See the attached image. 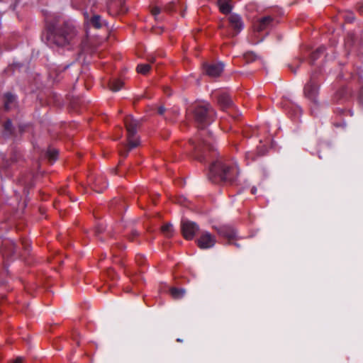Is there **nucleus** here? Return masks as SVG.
Listing matches in <instances>:
<instances>
[{
	"label": "nucleus",
	"mask_w": 363,
	"mask_h": 363,
	"mask_svg": "<svg viewBox=\"0 0 363 363\" xmlns=\"http://www.w3.org/2000/svg\"><path fill=\"white\" fill-rule=\"evenodd\" d=\"M181 229L184 238L186 240H192L195 234L199 231V225L191 220H182Z\"/></svg>",
	"instance_id": "nucleus-5"
},
{
	"label": "nucleus",
	"mask_w": 363,
	"mask_h": 363,
	"mask_svg": "<svg viewBox=\"0 0 363 363\" xmlns=\"http://www.w3.org/2000/svg\"><path fill=\"white\" fill-rule=\"evenodd\" d=\"M239 172L240 170L236 164L230 165L221 160H218L211 165L208 177L215 182L218 179L232 182L237 178Z\"/></svg>",
	"instance_id": "nucleus-1"
},
{
	"label": "nucleus",
	"mask_w": 363,
	"mask_h": 363,
	"mask_svg": "<svg viewBox=\"0 0 363 363\" xmlns=\"http://www.w3.org/2000/svg\"><path fill=\"white\" fill-rule=\"evenodd\" d=\"M198 245L201 249L213 247L216 244V238L208 232H204L197 240Z\"/></svg>",
	"instance_id": "nucleus-7"
},
{
	"label": "nucleus",
	"mask_w": 363,
	"mask_h": 363,
	"mask_svg": "<svg viewBox=\"0 0 363 363\" xmlns=\"http://www.w3.org/2000/svg\"><path fill=\"white\" fill-rule=\"evenodd\" d=\"M252 194H255L257 192V188L253 186L251 189Z\"/></svg>",
	"instance_id": "nucleus-31"
},
{
	"label": "nucleus",
	"mask_w": 363,
	"mask_h": 363,
	"mask_svg": "<svg viewBox=\"0 0 363 363\" xmlns=\"http://www.w3.org/2000/svg\"><path fill=\"white\" fill-rule=\"evenodd\" d=\"M160 11L161 10L158 6H155L152 9L151 12L153 16H157L160 13Z\"/></svg>",
	"instance_id": "nucleus-25"
},
{
	"label": "nucleus",
	"mask_w": 363,
	"mask_h": 363,
	"mask_svg": "<svg viewBox=\"0 0 363 363\" xmlns=\"http://www.w3.org/2000/svg\"><path fill=\"white\" fill-rule=\"evenodd\" d=\"M185 290L184 289H178L172 287L170 289V294L175 299H179L184 296Z\"/></svg>",
	"instance_id": "nucleus-15"
},
{
	"label": "nucleus",
	"mask_w": 363,
	"mask_h": 363,
	"mask_svg": "<svg viewBox=\"0 0 363 363\" xmlns=\"http://www.w3.org/2000/svg\"><path fill=\"white\" fill-rule=\"evenodd\" d=\"M224 65L222 62L216 64H209L205 66L206 74L211 77H218L223 71Z\"/></svg>",
	"instance_id": "nucleus-10"
},
{
	"label": "nucleus",
	"mask_w": 363,
	"mask_h": 363,
	"mask_svg": "<svg viewBox=\"0 0 363 363\" xmlns=\"http://www.w3.org/2000/svg\"><path fill=\"white\" fill-rule=\"evenodd\" d=\"M165 111V108L164 106H160L159 108H158V113L160 115H163Z\"/></svg>",
	"instance_id": "nucleus-28"
},
{
	"label": "nucleus",
	"mask_w": 363,
	"mask_h": 363,
	"mask_svg": "<svg viewBox=\"0 0 363 363\" xmlns=\"http://www.w3.org/2000/svg\"><path fill=\"white\" fill-rule=\"evenodd\" d=\"M304 95L311 101L316 103L318 94V85L311 79L304 86Z\"/></svg>",
	"instance_id": "nucleus-6"
},
{
	"label": "nucleus",
	"mask_w": 363,
	"mask_h": 363,
	"mask_svg": "<svg viewBox=\"0 0 363 363\" xmlns=\"http://www.w3.org/2000/svg\"><path fill=\"white\" fill-rule=\"evenodd\" d=\"M58 152L55 149H50L47 152V155L50 160L55 161L57 159Z\"/></svg>",
	"instance_id": "nucleus-20"
},
{
	"label": "nucleus",
	"mask_w": 363,
	"mask_h": 363,
	"mask_svg": "<svg viewBox=\"0 0 363 363\" xmlns=\"http://www.w3.org/2000/svg\"><path fill=\"white\" fill-rule=\"evenodd\" d=\"M89 16V14L86 13V18H87Z\"/></svg>",
	"instance_id": "nucleus-36"
},
{
	"label": "nucleus",
	"mask_w": 363,
	"mask_h": 363,
	"mask_svg": "<svg viewBox=\"0 0 363 363\" xmlns=\"http://www.w3.org/2000/svg\"><path fill=\"white\" fill-rule=\"evenodd\" d=\"M11 121L10 120H8L4 124L5 130L10 133L11 132Z\"/></svg>",
	"instance_id": "nucleus-23"
},
{
	"label": "nucleus",
	"mask_w": 363,
	"mask_h": 363,
	"mask_svg": "<svg viewBox=\"0 0 363 363\" xmlns=\"http://www.w3.org/2000/svg\"><path fill=\"white\" fill-rule=\"evenodd\" d=\"M23 357H18L13 361L11 362L10 363H23Z\"/></svg>",
	"instance_id": "nucleus-26"
},
{
	"label": "nucleus",
	"mask_w": 363,
	"mask_h": 363,
	"mask_svg": "<svg viewBox=\"0 0 363 363\" xmlns=\"http://www.w3.org/2000/svg\"><path fill=\"white\" fill-rule=\"evenodd\" d=\"M246 158L248 159V160H254L255 159L254 155L251 152H247L246 153Z\"/></svg>",
	"instance_id": "nucleus-27"
},
{
	"label": "nucleus",
	"mask_w": 363,
	"mask_h": 363,
	"mask_svg": "<svg viewBox=\"0 0 363 363\" xmlns=\"http://www.w3.org/2000/svg\"><path fill=\"white\" fill-rule=\"evenodd\" d=\"M123 85V82L119 79H113L109 84L110 89L113 91H119L122 88Z\"/></svg>",
	"instance_id": "nucleus-16"
},
{
	"label": "nucleus",
	"mask_w": 363,
	"mask_h": 363,
	"mask_svg": "<svg viewBox=\"0 0 363 363\" xmlns=\"http://www.w3.org/2000/svg\"><path fill=\"white\" fill-rule=\"evenodd\" d=\"M218 4L220 11L224 13H230L232 11L233 6L231 5V0H218Z\"/></svg>",
	"instance_id": "nucleus-13"
},
{
	"label": "nucleus",
	"mask_w": 363,
	"mask_h": 363,
	"mask_svg": "<svg viewBox=\"0 0 363 363\" xmlns=\"http://www.w3.org/2000/svg\"><path fill=\"white\" fill-rule=\"evenodd\" d=\"M100 184V179H97V180L95 182V188H97V186ZM107 187V185H104L103 187L101 188H99V189H95V191L99 192V193H101L103 191V190L104 189H106Z\"/></svg>",
	"instance_id": "nucleus-24"
},
{
	"label": "nucleus",
	"mask_w": 363,
	"mask_h": 363,
	"mask_svg": "<svg viewBox=\"0 0 363 363\" xmlns=\"http://www.w3.org/2000/svg\"><path fill=\"white\" fill-rule=\"evenodd\" d=\"M150 65L148 64L138 65L137 67V72L142 74H146L150 70Z\"/></svg>",
	"instance_id": "nucleus-18"
},
{
	"label": "nucleus",
	"mask_w": 363,
	"mask_h": 363,
	"mask_svg": "<svg viewBox=\"0 0 363 363\" xmlns=\"http://www.w3.org/2000/svg\"><path fill=\"white\" fill-rule=\"evenodd\" d=\"M325 51V48L324 47H320L319 48H318L316 50V51L315 52L313 53L312 55V58L313 60H315L317 57H318V55L320 54V53H323Z\"/></svg>",
	"instance_id": "nucleus-22"
},
{
	"label": "nucleus",
	"mask_w": 363,
	"mask_h": 363,
	"mask_svg": "<svg viewBox=\"0 0 363 363\" xmlns=\"http://www.w3.org/2000/svg\"><path fill=\"white\" fill-rule=\"evenodd\" d=\"M230 26L234 29L235 34L240 33L244 28V23L241 16L236 13H232L228 17Z\"/></svg>",
	"instance_id": "nucleus-9"
},
{
	"label": "nucleus",
	"mask_w": 363,
	"mask_h": 363,
	"mask_svg": "<svg viewBox=\"0 0 363 363\" xmlns=\"http://www.w3.org/2000/svg\"><path fill=\"white\" fill-rule=\"evenodd\" d=\"M219 235L229 240L237 238V230L230 225H222L217 228Z\"/></svg>",
	"instance_id": "nucleus-11"
},
{
	"label": "nucleus",
	"mask_w": 363,
	"mask_h": 363,
	"mask_svg": "<svg viewBox=\"0 0 363 363\" xmlns=\"http://www.w3.org/2000/svg\"><path fill=\"white\" fill-rule=\"evenodd\" d=\"M4 108L6 111L10 110L16 105V97L15 95L8 92L4 94Z\"/></svg>",
	"instance_id": "nucleus-12"
},
{
	"label": "nucleus",
	"mask_w": 363,
	"mask_h": 363,
	"mask_svg": "<svg viewBox=\"0 0 363 363\" xmlns=\"http://www.w3.org/2000/svg\"><path fill=\"white\" fill-rule=\"evenodd\" d=\"M273 23L274 19L269 16L261 18L258 19L255 23H254V30L257 32H262L265 30L272 27L273 26Z\"/></svg>",
	"instance_id": "nucleus-8"
},
{
	"label": "nucleus",
	"mask_w": 363,
	"mask_h": 363,
	"mask_svg": "<svg viewBox=\"0 0 363 363\" xmlns=\"http://www.w3.org/2000/svg\"><path fill=\"white\" fill-rule=\"evenodd\" d=\"M244 57L247 61H253L256 59V55L252 52H248L244 55Z\"/></svg>",
	"instance_id": "nucleus-21"
},
{
	"label": "nucleus",
	"mask_w": 363,
	"mask_h": 363,
	"mask_svg": "<svg viewBox=\"0 0 363 363\" xmlns=\"http://www.w3.org/2000/svg\"><path fill=\"white\" fill-rule=\"evenodd\" d=\"M218 102L223 108H228L231 106L232 100L228 94L223 93L219 95Z\"/></svg>",
	"instance_id": "nucleus-14"
},
{
	"label": "nucleus",
	"mask_w": 363,
	"mask_h": 363,
	"mask_svg": "<svg viewBox=\"0 0 363 363\" xmlns=\"http://www.w3.org/2000/svg\"><path fill=\"white\" fill-rule=\"evenodd\" d=\"M90 23L97 29H99L102 27V22L101 20V16L99 15L93 16L89 21Z\"/></svg>",
	"instance_id": "nucleus-17"
},
{
	"label": "nucleus",
	"mask_w": 363,
	"mask_h": 363,
	"mask_svg": "<svg viewBox=\"0 0 363 363\" xmlns=\"http://www.w3.org/2000/svg\"><path fill=\"white\" fill-rule=\"evenodd\" d=\"M124 122L127 130L129 147L125 151L120 150V154L123 157H125L130 149L136 147L139 145V140L136 136L138 122L131 116H127Z\"/></svg>",
	"instance_id": "nucleus-4"
},
{
	"label": "nucleus",
	"mask_w": 363,
	"mask_h": 363,
	"mask_svg": "<svg viewBox=\"0 0 363 363\" xmlns=\"http://www.w3.org/2000/svg\"><path fill=\"white\" fill-rule=\"evenodd\" d=\"M162 232L167 237H171L173 233V227L171 224H166L162 227Z\"/></svg>",
	"instance_id": "nucleus-19"
},
{
	"label": "nucleus",
	"mask_w": 363,
	"mask_h": 363,
	"mask_svg": "<svg viewBox=\"0 0 363 363\" xmlns=\"http://www.w3.org/2000/svg\"><path fill=\"white\" fill-rule=\"evenodd\" d=\"M132 234L133 236H137L138 235V232L135 230H133Z\"/></svg>",
	"instance_id": "nucleus-32"
},
{
	"label": "nucleus",
	"mask_w": 363,
	"mask_h": 363,
	"mask_svg": "<svg viewBox=\"0 0 363 363\" xmlns=\"http://www.w3.org/2000/svg\"><path fill=\"white\" fill-rule=\"evenodd\" d=\"M194 116L199 128L203 129L213 120L215 113L208 103L201 102L196 105Z\"/></svg>",
	"instance_id": "nucleus-3"
},
{
	"label": "nucleus",
	"mask_w": 363,
	"mask_h": 363,
	"mask_svg": "<svg viewBox=\"0 0 363 363\" xmlns=\"http://www.w3.org/2000/svg\"><path fill=\"white\" fill-rule=\"evenodd\" d=\"M77 30L71 21H65L63 25L56 27L49 34L50 43L57 46H65L70 43L77 35Z\"/></svg>",
	"instance_id": "nucleus-2"
},
{
	"label": "nucleus",
	"mask_w": 363,
	"mask_h": 363,
	"mask_svg": "<svg viewBox=\"0 0 363 363\" xmlns=\"http://www.w3.org/2000/svg\"><path fill=\"white\" fill-rule=\"evenodd\" d=\"M68 67H69V65H67V66H65V67H64V69H67Z\"/></svg>",
	"instance_id": "nucleus-35"
},
{
	"label": "nucleus",
	"mask_w": 363,
	"mask_h": 363,
	"mask_svg": "<svg viewBox=\"0 0 363 363\" xmlns=\"http://www.w3.org/2000/svg\"><path fill=\"white\" fill-rule=\"evenodd\" d=\"M202 144L210 149H213V147L210 145V143L208 141L203 140Z\"/></svg>",
	"instance_id": "nucleus-29"
},
{
	"label": "nucleus",
	"mask_w": 363,
	"mask_h": 363,
	"mask_svg": "<svg viewBox=\"0 0 363 363\" xmlns=\"http://www.w3.org/2000/svg\"><path fill=\"white\" fill-rule=\"evenodd\" d=\"M229 244L233 245L236 246L238 248L240 247V244H238V242H231V241L230 240V241H229Z\"/></svg>",
	"instance_id": "nucleus-30"
},
{
	"label": "nucleus",
	"mask_w": 363,
	"mask_h": 363,
	"mask_svg": "<svg viewBox=\"0 0 363 363\" xmlns=\"http://www.w3.org/2000/svg\"><path fill=\"white\" fill-rule=\"evenodd\" d=\"M177 340L178 342H182V340L181 339H179V338H178Z\"/></svg>",
	"instance_id": "nucleus-34"
},
{
	"label": "nucleus",
	"mask_w": 363,
	"mask_h": 363,
	"mask_svg": "<svg viewBox=\"0 0 363 363\" xmlns=\"http://www.w3.org/2000/svg\"><path fill=\"white\" fill-rule=\"evenodd\" d=\"M101 230H102V229H101V228L98 227L97 232L100 233Z\"/></svg>",
	"instance_id": "nucleus-33"
}]
</instances>
